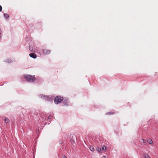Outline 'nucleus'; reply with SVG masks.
Segmentation results:
<instances>
[{"instance_id":"nucleus-1","label":"nucleus","mask_w":158,"mask_h":158,"mask_svg":"<svg viewBox=\"0 0 158 158\" xmlns=\"http://www.w3.org/2000/svg\"><path fill=\"white\" fill-rule=\"evenodd\" d=\"M26 79L28 81L31 82H33L35 80V77L34 75L31 76L30 75H25Z\"/></svg>"},{"instance_id":"nucleus-2","label":"nucleus","mask_w":158,"mask_h":158,"mask_svg":"<svg viewBox=\"0 0 158 158\" xmlns=\"http://www.w3.org/2000/svg\"><path fill=\"white\" fill-rule=\"evenodd\" d=\"M63 100V98L60 96H57L55 99L54 102L56 104L60 103Z\"/></svg>"},{"instance_id":"nucleus-3","label":"nucleus","mask_w":158,"mask_h":158,"mask_svg":"<svg viewBox=\"0 0 158 158\" xmlns=\"http://www.w3.org/2000/svg\"><path fill=\"white\" fill-rule=\"evenodd\" d=\"M51 50L48 49L47 48L44 49L43 50V52L44 55H49L51 52Z\"/></svg>"},{"instance_id":"nucleus-4","label":"nucleus","mask_w":158,"mask_h":158,"mask_svg":"<svg viewBox=\"0 0 158 158\" xmlns=\"http://www.w3.org/2000/svg\"><path fill=\"white\" fill-rule=\"evenodd\" d=\"M30 56L34 59L36 58L37 56L34 53H31L29 54Z\"/></svg>"},{"instance_id":"nucleus-5","label":"nucleus","mask_w":158,"mask_h":158,"mask_svg":"<svg viewBox=\"0 0 158 158\" xmlns=\"http://www.w3.org/2000/svg\"><path fill=\"white\" fill-rule=\"evenodd\" d=\"M41 98H45V99L47 100H48V97L46 96H44V95H41Z\"/></svg>"},{"instance_id":"nucleus-6","label":"nucleus","mask_w":158,"mask_h":158,"mask_svg":"<svg viewBox=\"0 0 158 158\" xmlns=\"http://www.w3.org/2000/svg\"><path fill=\"white\" fill-rule=\"evenodd\" d=\"M4 121L6 123H9L10 122V120L7 118H5Z\"/></svg>"},{"instance_id":"nucleus-7","label":"nucleus","mask_w":158,"mask_h":158,"mask_svg":"<svg viewBox=\"0 0 158 158\" xmlns=\"http://www.w3.org/2000/svg\"><path fill=\"white\" fill-rule=\"evenodd\" d=\"M143 156H144L145 158H151L147 154H144Z\"/></svg>"},{"instance_id":"nucleus-8","label":"nucleus","mask_w":158,"mask_h":158,"mask_svg":"<svg viewBox=\"0 0 158 158\" xmlns=\"http://www.w3.org/2000/svg\"><path fill=\"white\" fill-rule=\"evenodd\" d=\"M147 141L150 144H152L153 143L152 140L151 139H148Z\"/></svg>"},{"instance_id":"nucleus-9","label":"nucleus","mask_w":158,"mask_h":158,"mask_svg":"<svg viewBox=\"0 0 158 158\" xmlns=\"http://www.w3.org/2000/svg\"><path fill=\"white\" fill-rule=\"evenodd\" d=\"M97 150L98 152L100 153L101 152L102 150L100 147H98L97 148Z\"/></svg>"},{"instance_id":"nucleus-10","label":"nucleus","mask_w":158,"mask_h":158,"mask_svg":"<svg viewBox=\"0 0 158 158\" xmlns=\"http://www.w3.org/2000/svg\"><path fill=\"white\" fill-rule=\"evenodd\" d=\"M89 149L92 152L94 151V149L93 146H90L89 147Z\"/></svg>"},{"instance_id":"nucleus-11","label":"nucleus","mask_w":158,"mask_h":158,"mask_svg":"<svg viewBox=\"0 0 158 158\" xmlns=\"http://www.w3.org/2000/svg\"><path fill=\"white\" fill-rule=\"evenodd\" d=\"M9 16V15L7 14H4V17L6 19Z\"/></svg>"},{"instance_id":"nucleus-12","label":"nucleus","mask_w":158,"mask_h":158,"mask_svg":"<svg viewBox=\"0 0 158 158\" xmlns=\"http://www.w3.org/2000/svg\"><path fill=\"white\" fill-rule=\"evenodd\" d=\"M102 150H106V147L105 146L103 147H102Z\"/></svg>"},{"instance_id":"nucleus-13","label":"nucleus","mask_w":158,"mask_h":158,"mask_svg":"<svg viewBox=\"0 0 158 158\" xmlns=\"http://www.w3.org/2000/svg\"><path fill=\"white\" fill-rule=\"evenodd\" d=\"M2 6L1 5H0V11H2Z\"/></svg>"},{"instance_id":"nucleus-14","label":"nucleus","mask_w":158,"mask_h":158,"mask_svg":"<svg viewBox=\"0 0 158 158\" xmlns=\"http://www.w3.org/2000/svg\"><path fill=\"white\" fill-rule=\"evenodd\" d=\"M143 142L144 143H146V141L144 140L143 139H142Z\"/></svg>"},{"instance_id":"nucleus-15","label":"nucleus","mask_w":158,"mask_h":158,"mask_svg":"<svg viewBox=\"0 0 158 158\" xmlns=\"http://www.w3.org/2000/svg\"><path fill=\"white\" fill-rule=\"evenodd\" d=\"M48 118L49 119H50L51 118V116H49L48 117Z\"/></svg>"},{"instance_id":"nucleus-16","label":"nucleus","mask_w":158,"mask_h":158,"mask_svg":"<svg viewBox=\"0 0 158 158\" xmlns=\"http://www.w3.org/2000/svg\"><path fill=\"white\" fill-rule=\"evenodd\" d=\"M102 158H106V157L105 156H103Z\"/></svg>"},{"instance_id":"nucleus-17","label":"nucleus","mask_w":158,"mask_h":158,"mask_svg":"<svg viewBox=\"0 0 158 158\" xmlns=\"http://www.w3.org/2000/svg\"><path fill=\"white\" fill-rule=\"evenodd\" d=\"M63 158H67L66 156H64Z\"/></svg>"}]
</instances>
